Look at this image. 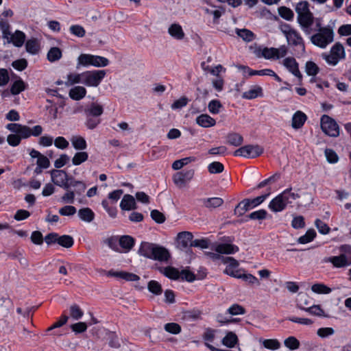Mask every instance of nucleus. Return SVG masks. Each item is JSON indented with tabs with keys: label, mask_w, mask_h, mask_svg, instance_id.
I'll use <instances>...</instances> for the list:
<instances>
[{
	"label": "nucleus",
	"mask_w": 351,
	"mask_h": 351,
	"mask_svg": "<svg viewBox=\"0 0 351 351\" xmlns=\"http://www.w3.org/2000/svg\"><path fill=\"white\" fill-rule=\"evenodd\" d=\"M339 250L341 255L351 265V245L343 244L339 246Z\"/></svg>",
	"instance_id": "48"
},
{
	"label": "nucleus",
	"mask_w": 351,
	"mask_h": 351,
	"mask_svg": "<svg viewBox=\"0 0 351 351\" xmlns=\"http://www.w3.org/2000/svg\"><path fill=\"white\" fill-rule=\"evenodd\" d=\"M119 245L125 250V252L130 251L134 245V239L129 235L121 236L119 239Z\"/></svg>",
	"instance_id": "34"
},
{
	"label": "nucleus",
	"mask_w": 351,
	"mask_h": 351,
	"mask_svg": "<svg viewBox=\"0 0 351 351\" xmlns=\"http://www.w3.org/2000/svg\"><path fill=\"white\" fill-rule=\"evenodd\" d=\"M106 75L104 70L88 71L82 73L83 84L87 86L97 87Z\"/></svg>",
	"instance_id": "8"
},
{
	"label": "nucleus",
	"mask_w": 351,
	"mask_h": 351,
	"mask_svg": "<svg viewBox=\"0 0 351 351\" xmlns=\"http://www.w3.org/2000/svg\"><path fill=\"white\" fill-rule=\"evenodd\" d=\"M195 158L194 157H186L182 158L180 160H177L173 162L172 164V168L174 170H178L182 168L184 165H187L188 163L195 161Z\"/></svg>",
	"instance_id": "54"
},
{
	"label": "nucleus",
	"mask_w": 351,
	"mask_h": 351,
	"mask_svg": "<svg viewBox=\"0 0 351 351\" xmlns=\"http://www.w3.org/2000/svg\"><path fill=\"white\" fill-rule=\"evenodd\" d=\"M227 143L232 146L239 147L243 143V136L236 132H230L226 136Z\"/></svg>",
	"instance_id": "33"
},
{
	"label": "nucleus",
	"mask_w": 351,
	"mask_h": 351,
	"mask_svg": "<svg viewBox=\"0 0 351 351\" xmlns=\"http://www.w3.org/2000/svg\"><path fill=\"white\" fill-rule=\"evenodd\" d=\"M262 97H263V90L262 87L258 85L251 86L249 90L242 94L243 99L249 100Z\"/></svg>",
	"instance_id": "20"
},
{
	"label": "nucleus",
	"mask_w": 351,
	"mask_h": 351,
	"mask_svg": "<svg viewBox=\"0 0 351 351\" xmlns=\"http://www.w3.org/2000/svg\"><path fill=\"white\" fill-rule=\"evenodd\" d=\"M77 212V209L73 206H64L59 209V213L62 216H73Z\"/></svg>",
	"instance_id": "60"
},
{
	"label": "nucleus",
	"mask_w": 351,
	"mask_h": 351,
	"mask_svg": "<svg viewBox=\"0 0 351 351\" xmlns=\"http://www.w3.org/2000/svg\"><path fill=\"white\" fill-rule=\"evenodd\" d=\"M78 216L82 221L90 223L93 221L95 213L90 208H84L78 210Z\"/></svg>",
	"instance_id": "35"
},
{
	"label": "nucleus",
	"mask_w": 351,
	"mask_h": 351,
	"mask_svg": "<svg viewBox=\"0 0 351 351\" xmlns=\"http://www.w3.org/2000/svg\"><path fill=\"white\" fill-rule=\"evenodd\" d=\"M109 64V60L104 57L88 53H82L77 58V68L80 66L104 67Z\"/></svg>",
	"instance_id": "5"
},
{
	"label": "nucleus",
	"mask_w": 351,
	"mask_h": 351,
	"mask_svg": "<svg viewBox=\"0 0 351 351\" xmlns=\"http://www.w3.org/2000/svg\"><path fill=\"white\" fill-rule=\"evenodd\" d=\"M236 32L239 37L246 42L252 41L255 38L254 34L247 29H237Z\"/></svg>",
	"instance_id": "43"
},
{
	"label": "nucleus",
	"mask_w": 351,
	"mask_h": 351,
	"mask_svg": "<svg viewBox=\"0 0 351 351\" xmlns=\"http://www.w3.org/2000/svg\"><path fill=\"white\" fill-rule=\"evenodd\" d=\"M278 14L282 19L287 21H292L294 16L293 12L285 6L278 8Z\"/></svg>",
	"instance_id": "52"
},
{
	"label": "nucleus",
	"mask_w": 351,
	"mask_h": 351,
	"mask_svg": "<svg viewBox=\"0 0 351 351\" xmlns=\"http://www.w3.org/2000/svg\"><path fill=\"white\" fill-rule=\"evenodd\" d=\"M51 181L54 184L69 190V184L73 177H69L64 170L53 169L50 171Z\"/></svg>",
	"instance_id": "11"
},
{
	"label": "nucleus",
	"mask_w": 351,
	"mask_h": 351,
	"mask_svg": "<svg viewBox=\"0 0 351 351\" xmlns=\"http://www.w3.org/2000/svg\"><path fill=\"white\" fill-rule=\"evenodd\" d=\"M138 253L146 258L160 262H167L170 258V253L165 247L148 242L141 243Z\"/></svg>",
	"instance_id": "2"
},
{
	"label": "nucleus",
	"mask_w": 351,
	"mask_h": 351,
	"mask_svg": "<svg viewBox=\"0 0 351 351\" xmlns=\"http://www.w3.org/2000/svg\"><path fill=\"white\" fill-rule=\"evenodd\" d=\"M311 290L313 292L317 294H328L332 291V289L323 283H315L312 285Z\"/></svg>",
	"instance_id": "45"
},
{
	"label": "nucleus",
	"mask_w": 351,
	"mask_h": 351,
	"mask_svg": "<svg viewBox=\"0 0 351 351\" xmlns=\"http://www.w3.org/2000/svg\"><path fill=\"white\" fill-rule=\"evenodd\" d=\"M224 169L223 165L219 162H213L208 166V170L210 173H219Z\"/></svg>",
	"instance_id": "59"
},
{
	"label": "nucleus",
	"mask_w": 351,
	"mask_h": 351,
	"mask_svg": "<svg viewBox=\"0 0 351 351\" xmlns=\"http://www.w3.org/2000/svg\"><path fill=\"white\" fill-rule=\"evenodd\" d=\"M286 194V193L282 192L274 198L268 205L269 208L274 213L281 212L285 209L289 204H291V201L287 200Z\"/></svg>",
	"instance_id": "12"
},
{
	"label": "nucleus",
	"mask_w": 351,
	"mask_h": 351,
	"mask_svg": "<svg viewBox=\"0 0 351 351\" xmlns=\"http://www.w3.org/2000/svg\"><path fill=\"white\" fill-rule=\"evenodd\" d=\"M203 206L208 209H214L221 206L223 204V200L221 197H209L202 199Z\"/></svg>",
	"instance_id": "27"
},
{
	"label": "nucleus",
	"mask_w": 351,
	"mask_h": 351,
	"mask_svg": "<svg viewBox=\"0 0 351 351\" xmlns=\"http://www.w3.org/2000/svg\"><path fill=\"white\" fill-rule=\"evenodd\" d=\"M267 212L264 209H261L250 213L248 217L252 220H263L267 217Z\"/></svg>",
	"instance_id": "63"
},
{
	"label": "nucleus",
	"mask_w": 351,
	"mask_h": 351,
	"mask_svg": "<svg viewBox=\"0 0 351 351\" xmlns=\"http://www.w3.org/2000/svg\"><path fill=\"white\" fill-rule=\"evenodd\" d=\"M217 253L205 252L204 254L208 257L213 261L219 260L221 258L219 254H232L239 251V247L237 245L230 243H220L217 244L212 247Z\"/></svg>",
	"instance_id": "7"
},
{
	"label": "nucleus",
	"mask_w": 351,
	"mask_h": 351,
	"mask_svg": "<svg viewBox=\"0 0 351 351\" xmlns=\"http://www.w3.org/2000/svg\"><path fill=\"white\" fill-rule=\"evenodd\" d=\"M345 51L343 45L339 43H335L330 49V53H324L322 58L326 62L332 66H335L339 60L345 58Z\"/></svg>",
	"instance_id": "6"
},
{
	"label": "nucleus",
	"mask_w": 351,
	"mask_h": 351,
	"mask_svg": "<svg viewBox=\"0 0 351 351\" xmlns=\"http://www.w3.org/2000/svg\"><path fill=\"white\" fill-rule=\"evenodd\" d=\"M227 312L232 315H237L245 314V310L242 306L234 304L227 310Z\"/></svg>",
	"instance_id": "62"
},
{
	"label": "nucleus",
	"mask_w": 351,
	"mask_h": 351,
	"mask_svg": "<svg viewBox=\"0 0 351 351\" xmlns=\"http://www.w3.org/2000/svg\"><path fill=\"white\" fill-rule=\"evenodd\" d=\"M223 346L232 348L238 343V337L233 332H228L221 341Z\"/></svg>",
	"instance_id": "31"
},
{
	"label": "nucleus",
	"mask_w": 351,
	"mask_h": 351,
	"mask_svg": "<svg viewBox=\"0 0 351 351\" xmlns=\"http://www.w3.org/2000/svg\"><path fill=\"white\" fill-rule=\"evenodd\" d=\"M168 33L171 37L179 40H182L185 36L182 26L178 23L171 24L168 28Z\"/></svg>",
	"instance_id": "22"
},
{
	"label": "nucleus",
	"mask_w": 351,
	"mask_h": 351,
	"mask_svg": "<svg viewBox=\"0 0 351 351\" xmlns=\"http://www.w3.org/2000/svg\"><path fill=\"white\" fill-rule=\"evenodd\" d=\"M282 64L293 75L298 77L301 82L302 75L299 70V64L293 57H287L283 60Z\"/></svg>",
	"instance_id": "16"
},
{
	"label": "nucleus",
	"mask_w": 351,
	"mask_h": 351,
	"mask_svg": "<svg viewBox=\"0 0 351 351\" xmlns=\"http://www.w3.org/2000/svg\"><path fill=\"white\" fill-rule=\"evenodd\" d=\"M120 207L125 210L136 209V204L134 197L131 195H125L121 201Z\"/></svg>",
	"instance_id": "25"
},
{
	"label": "nucleus",
	"mask_w": 351,
	"mask_h": 351,
	"mask_svg": "<svg viewBox=\"0 0 351 351\" xmlns=\"http://www.w3.org/2000/svg\"><path fill=\"white\" fill-rule=\"evenodd\" d=\"M193 235L190 232H182L178 233L177 239L178 243L182 248H186L189 246H191V243L193 242Z\"/></svg>",
	"instance_id": "19"
},
{
	"label": "nucleus",
	"mask_w": 351,
	"mask_h": 351,
	"mask_svg": "<svg viewBox=\"0 0 351 351\" xmlns=\"http://www.w3.org/2000/svg\"><path fill=\"white\" fill-rule=\"evenodd\" d=\"M297 307L300 309L304 311L311 315L322 317V316H326L324 315V310L321 308L320 305H313L310 307L305 308L304 306H302L301 304H298Z\"/></svg>",
	"instance_id": "29"
},
{
	"label": "nucleus",
	"mask_w": 351,
	"mask_h": 351,
	"mask_svg": "<svg viewBox=\"0 0 351 351\" xmlns=\"http://www.w3.org/2000/svg\"><path fill=\"white\" fill-rule=\"evenodd\" d=\"M101 205L111 217H116L117 213V208L115 206L111 205L108 199H104L101 202Z\"/></svg>",
	"instance_id": "58"
},
{
	"label": "nucleus",
	"mask_w": 351,
	"mask_h": 351,
	"mask_svg": "<svg viewBox=\"0 0 351 351\" xmlns=\"http://www.w3.org/2000/svg\"><path fill=\"white\" fill-rule=\"evenodd\" d=\"M161 271L166 277L170 279L178 280L180 278V271L175 267L168 266L163 268V270Z\"/></svg>",
	"instance_id": "40"
},
{
	"label": "nucleus",
	"mask_w": 351,
	"mask_h": 351,
	"mask_svg": "<svg viewBox=\"0 0 351 351\" xmlns=\"http://www.w3.org/2000/svg\"><path fill=\"white\" fill-rule=\"evenodd\" d=\"M263 151V148L258 145H247L235 150L234 156L254 158L261 156Z\"/></svg>",
	"instance_id": "10"
},
{
	"label": "nucleus",
	"mask_w": 351,
	"mask_h": 351,
	"mask_svg": "<svg viewBox=\"0 0 351 351\" xmlns=\"http://www.w3.org/2000/svg\"><path fill=\"white\" fill-rule=\"evenodd\" d=\"M253 49V47H251ZM253 53L257 58H264L267 60L276 59V48L274 47H262L261 46H256L254 48Z\"/></svg>",
	"instance_id": "15"
},
{
	"label": "nucleus",
	"mask_w": 351,
	"mask_h": 351,
	"mask_svg": "<svg viewBox=\"0 0 351 351\" xmlns=\"http://www.w3.org/2000/svg\"><path fill=\"white\" fill-rule=\"evenodd\" d=\"M238 68L243 71L244 73H247L249 76L252 75H267V76H271L274 77V79L277 81L280 82L282 81L281 78L272 70L270 69H265L262 70H253L248 67L247 66L244 65H239Z\"/></svg>",
	"instance_id": "13"
},
{
	"label": "nucleus",
	"mask_w": 351,
	"mask_h": 351,
	"mask_svg": "<svg viewBox=\"0 0 351 351\" xmlns=\"http://www.w3.org/2000/svg\"><path fill=\"white\" fill-rule=\"evenodd\" d=\"M69 311L71 317L75 320L81 319L84 315L83 311L76 304H72L70 306Z\"/></svg>",
	"instance_id": "51"
},
{
	"label": "nucleus",
	"mask_w": 351,
	"mask_h": 351,
	"mask_svg": "<svg viewBox=\"0 0 351 351\" xmlns=\"http://www.w3.org/2000/svg\"><path fill=\"white\" fill-rule=\"evenodd\" d=\"M88 158V154L86 152H77L72 158V163L74 165H80L86 161Z\"/></svg>",
	"instance_id": "50"
},
{
	"label": "nucleus",
	"mask_w": 351,
	"mask_h": 351,
	"mask_svg": "<svg viewBox=\"0 0 351 351\" xmlns=\"http://www.w3.org/2000/svg\"><path fill=\"white\" fill-rule=\"evenodd\" d=\"M71 34L79 37L82 38L85 36L86 31L84 28L80 25H73L69 28Z\"/></svg>",
	"instance_id": "61"
},
{
	"label": "nucleus",
	"mask_w": 351,
	"mask_h": 351,
	"mask_svg": "<svg viewBox=\"0 0 351 351\" xmlns=\"http://www.w3.org/2000/svg\"><path fill=\"white\" fill-rule=\"evenodd\" d=\"M286 39L288 45L297 47L298 50L302 53L305 51V45L304 40L300 34L297 30L291 32V34L289 35Z\"/></svg>",
	"instance_id": "14"
},
{
	"label": "nucleus",
	"mask_w": 351,
	"mask_h": 351,
	"mask_svg": "<svg viewBox=\"0 0 351 351\" xmlns=\"http://www.w3.org/2000/svg\"><path fill=\"white\" fill-rule=\"evenodd\" d=\"M316 237V232L314 229H309L305 234L298 239V242L300 244H306L312 241Z\"/></svg>",
	"instance_id": "41"
},
{
	"label": "nucleus",
	"mask_w": 351,
	"mask_h": 351,
	"mask_svg": "<svg viewBox=\"0 0 351 351\" xmlns=\"http://www.w3.org/2000/svg\"><path fill=\"white\" fill-rule=\"evenodd\" d=\"M194 175L193 170H189L185 172H178L173 176V182L176 184H184L187 181L192 179Z\"/></svg>",
	"instance_id": "21"
},
{
	"label": "nucleus",
	"mask_w": 351,
	"mask_h": 351,
	"mask_svg": "<svg viewBox=\"0 0 351 351\" xmlns=\"http://www.w3.org/2000/svg\"><path fill=\"white\" fill-rule=\"evenodd\" d=\"M108 275L124 279L127 281H137L140 278L138 276L126 271H114L112 270H110L108 271Z\"/></svg>",
	"instance_id": "24"
},
{
	"label": "nucleus",
	"mask_w": 351,
	"mask_h": 351,
	"mask_svg": "<svg viewBox=\"0 0 351 351\" xmlns=\"http://www.w3.org/2000/svg\"><path fill=\"white\" fill-rule=\"evenodd\" d=\"M297 14V21L301 29L306 35H311L313 33L312 25L316 23L313 14L309 9V3L306 1L298 2L295 8Z\"/></svg>",
	"instance_id": "1"
},
{
	"label": "nucleus",
	"mask_w": 351,
	"mask_h": 351,
	"mask_svg": "<svg viewBox=\"0 0 351 351\" xmlns=\"http://www.w3.org/2000/svg\"><path fill=\"white\" fill-rule=\"evenodd\" d=\"M86 94V90L84 87L77 86L72 88L69 93V97L73 100H80L83 99Z\"/></svg>",
	"instance_id": "28"
},
{
	"label": "nucleus",
	"mask_w": 351,
	"mask_h": 351,
	"mask_svg": "<svg viewBox=\"0 0 351 351\" xmlns=\"http://www.w3.org/2000/svg\"><path fill=\"white\" fill-rule=\"evenodd\" d=\"M25 48L28 53L32 54H36L40 49L38 41L36 38L28 40L25 44Z\"/></svg>",
	"instance_id": "37"
},
{
	"label": "nucleus",
	"mask_w": 351,
	"mask_h": 351,
	"mask_svg": "<svg viewBox=\"0 0 351 351\" xmlns=\"http://www.w3.org/2000/svg\"><path fill=\"white\" fill-rule=\"evenodd\" d=\"M271 194V189H267V193L258 196L252 199H244L239 203L234 209V213L239 216H241L245 213L247 210L260 205L263 203L267 197Z\"/></svg>",
	"instance_id": "4"
},
{
	"label": "nucleus",
	"mask_w": 351,
	"mask_h": 351,
	"mask_svg": "<svg viewBox=\"0 0 351 351\" xmlns=\"http://www.w3.org/2000/svg\"><path fill=\"white\" fill-rule=\"evenodd\" d=\"M306 119H307V117L304 112H302V111H300V110L297 111L293 115V117H292V123H291L292 128L295 130L301 128L304 125Z\"/></svg>",
	"instance_id": "23"
},
{
	"label": "nucleus",
	"mask_w": 351,
	"mask_h": 351,
	"mask_svg": "<svg viewBox=\"0 0 351 351\" xmlns=\"http://www.w3.org/2000/svg\"><path fill=\"white\" fill-rule=\"evenodd\" d=\"M196 123L201 127L210 128L216 124V121L207 114H202L196 118Z\"/></svg>",
	"instance_id": "26"
},
{
	"label": "nucleus",
	"mask_w": 351,
	"mask_h": 351,
	"mask_svg": "<svg viewBox=\"0 0 351 351\" xmlns=\"http://www.w3.org/2000/svg\"><path fill=\"white\" fill-rule=\"evenodd\" d=\"M324 263H330L335 268H343L350 266V263L341 256H333L324 259Z\"/></svg>",
	"instance_id": "18"
},
{
	"label": "nucleus",
	"mask_w": 351,
	"mask_h": 351,
	"mask_svg": "<svg viewBox=\"0 0 351 351\" xmlns=\"http://www.w3.org/2000/svg\"><path fill=\"white\" fill-rule=\"evenodd\" d=\"M82 73L80 74L69 73L67 75V80L64 82L66 86H72L75 84L82 83L83 84Z\"/></svg>",
	"instance_id": "42"
},
{
	"label": "nucleus",
	"mask_w": 351,
	"mask_h": 351,
	"mask_svg": "<svg viewBox=\"0 0 351 351\" xmlns=\"http://www.w3.org/2000/svg\"><path fill=\"white\" fill-rule=\"evenodd\" d=\"M180 278H181L182 280L190 282H193L196 279L195 275L188 269H182L180 272Z\"/></svg>",
	"instance_id": "64"
},
{
	"label": "nucleus",
	"mask_w": 351,
	"mask_h": 351,
	"mask_svg": "<svg viewBox=\"0 0 351 351\" xmlns=\"http://www.w3.org/2000/svg\"><path fill=\"white\" fill-rule=\"evenodd\" d=\"M285 346L291 350H296L300 347V341L293 336L289 337L284 341Z\"/></svg>",
	"instance_id": "56"
},
{
	"label": "nucleus",
	"mask_w": 351,
	"mask_h": 351,
	"mask_svg": "<svg viewBox=\"0 0 351 351\" xmlns=\"http://www.w3.org/2000/svg\"><path fill=\"white\" fill-rule=\"evenodd\" d=\"M87 117H98L104 112L103 106L97 103H92L90 107L85 110Z\"/></svg>",
	"instance_id": "32"
},
{
	"label": "nucleus",
	"mask_w": 351,
	"mask_h": 351,
	"mask_svg": "<svg viewBox=\"0 0 351 351\" xmlns=\"http://www.w3.org/2000/svg\"><path fill=\"white\" fill-rule=\"evenodd\" d=\"M71 186L75 187V194L81 195L86 190V184L82 182V181H77L73 178L71 180L70 184H69V188Z\"/></svg>",
	"instance_id": "44"
},
{
	"label": "nucleus",
	"mask_w": 351,
	"mask_h": 351,
	"mask_svg": "<svg viewBox=\"0 0 351 351\" xmlns=\"http://www.w3.org/2000/svg\"><path fill=\"white\" fill-rule=\"evenodd\" d=\"M147 288L151 293L157 295H160L162 292L160 284L156 280H150L147 284Z\"/></svg>",
	"instance_id": "53"
},
{
	"label": "nucleus",
	"mask_w": 351,
	"mask_h": 351,
	"mask_svg": "<svg viewBox=\"0 0 351 351\" xmlns=\"http://www.w3.org/2000/svg\"><path fill=\"white\" fill-rule=\"evenodd\" d=\"M62 53L60 48L51 47L47 53V59L49 62H53L62 58Z\"/></svg>",
	"instance_id": "39"
},
{
	"label": "nucleus",
	"mask_w": 351,
	"mask_h": 351,
	"mask_svg": "<svg viewBox=\"0 0 351 351\" xmlns=\"http://www.w3.org/2000/svg\"><path fill=\"white\" fill-rule=\"evenodd\" d=\"M71 141L73 147L77 150H84L87 147L85 139L82 136H73L71 139Z\"/></svg>",
	"instance_id": "38"
},
{
	"label": "nucleus",
	"mask_w": 351,
	"mask_h": 351,
	"mask_svg": "<svg viewBox=\"0 0 351 351\" xmlns=\"http://www.w3.org/2000/svg\"><path fill=\"white\" fill-rule=\"evenodd\" d=\"M305 71L308 75L315 76L319 72V68L314 62L307 61L305 64Z\"/></svg>",
	"instance_id": "47"
},
{
	"label": "nucleus",
	"mask_w": 351,
	"mask_h": 351,
	"mask_svg": "<svg viewBox=\"0 0 351 351\" xmlns=\"http://www.w3.org/2000/svg\"><path fill=\"white\" fill-rule=\"evenodd\" d=\"M26 88L27 84L21 77H19L12 83L10 87V93L13 95H19L21 92L24 91Z\"/></svg>",
	"instance_id": "30"
},
{
	"label": "nucleus",
	"mask_w": 351,
	"mask_h": 351,
	"mask_svg": "<svg viewBox=\"0 0 351 351\" xmlns=\"http://www.w3.org/2000/svg\"><path fill=\"white\" fill-rule=\"evenodd\" d=\"M12 41L14 46L20 47L23 46L25 40V34L19 30H16L11 36Z\"/></svg>",
	"instance_id": "36"
},
{
	"label": "nucleus",
	"mask_w": 351,
	"mask_h": 351,
	"mask_svg": "<svg viewBox=\"0 0 351 351\" xmlns=\"http://www.w3.org/2000/svg\"><path fill=\"white\" fill-rule=\"evenodd\" d=\"M321 128L329 136L337 137L339 135V127L335 119L324 114L321 117Z\"/></svg>",
	"instance_id": "9"
},
{
	"label": "nucleus",
	"mask_w": 351,
	"mask_h": 351,
	"mask_svg": "<svg viewBox=\"0 0 351 351\" xmlns=\"http://www.w3.org/2000/svg\"><path fill=\"white\" fill-rule=\"evenodd\" d=\"M58 244L64 247L70 248L73 245L74 240L71 236L64 234L59 236Z\"/></svg>",
	"instance_id": "46"
},
{
	"label": "nucleus",
	"mask_w": 351,
	"mask_h": 351,
	"mask_svg": "<svg viewBox=\"0 0 351 351\" xmlns=\"http://www.w3.org/2000/svg\"><path fill=\"white\" fill-rule=\"evenodd\" d=\"M201 313L197 310L186 311L183 313V319L186 321H195L200 317Z\"/></svg>",
	"instance_id": "57"
},
{
	"label": "nucleus",
	"mask_w": 351,
	"mask_h": 351,
	"mask_svg": "<svg viewBox=\"0 0 351 351\" xmlns=\"http://www.w3.org/2000/svg\"><path fill=\"white\" fill-rule=\"evenodd\" d=\"M261 342H262L263 346L269 350H278L280 347V343L277 340L274 339H263L260 340Z\"/></svg>",
	"instance_id": "49"
},
{
	"label": "nucleus",
	"mask_w": 351,
	"mask_h": 351,
	"mask_svg": "<svg viewBox=\"0 0 351 351\" xmlns=\"http://www.w3.org/2000/svg\"><path fill=\"white\" fill-rule=\"evenodd\" d=\"M222 104L220 101L217 99L211 100L208 105L209 112L213 114L219 113L220 109L222 108Z\"/></svg>",
	"instance_id": "55"
},
{
	"label": "nucleus",
	"mask_w": 351,
	"mask_h": 351,
	"mask_svg": "<svg viewBox=\"0 0 351 351\" xmlns=\"http://www.w3.org/2000/svg\"><path fill=\"white\" fill-rule=\"evenodd\" d=\"M29 154L31 158H37L36 165L43 167L44 169H47L50 166V161L49 158L45 155L42 154L38 150L35 149H29Z\"/></svg>",
	"instance_id": "17"
},
{
	"label": "nucleus",
	"mask_w": 351,
	"mask_h": 351,
	"mask_svg": "<svg viewBox=\"0 0 351 351\" xmlns=\"http://www.w3.org/2000/svg\"><path fill=\"white\" fill-rule=\"evenodd\" d=\"M315 29H313L317 32L311 35L310 40L311 43L320 48H326L334 40V32L330 26L322 27L319 19H316Z\"/></svg>",
	"instance_id": "3"
}]
</instances>
